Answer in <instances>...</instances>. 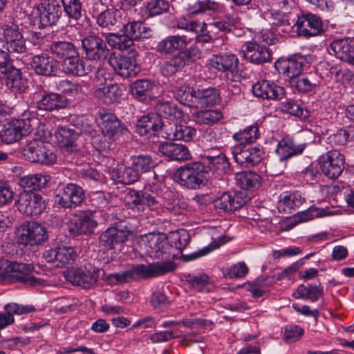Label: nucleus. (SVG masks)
I'll use <instances>...</instances> for the list:
<instances>
[{
  "label": "nucleus",
  "mask_w": 354,
  "mask_h": 354,
  "mask_svg": "<svg viewBox=\"0 0 354 354\" xmlns=\"http://www.w3.org/2000/svg\"><path fill=\"white\" fill-rule=\"evenodd\" d=\"M175 263L171 261L152 263L132 265L120 273L110 274V279L117 283H130L139 279H149L163 275L175 270Z\"/></svg>",
  "instance_id": "1"
},
{
  "label": "nucleus",
  "mask_w": 354,
  "mask_h": 354,
  "mask_svg": "<svg viewBox=\"0 0 354 354\" xmlns=\"http://www.w3.org/2000/svg\"><path fill=\"white\" fill-rule=\"evenodd\" d=\"M174 179L181 186L196 189L205 185L207 173L201 162H194L179 167L174 174Z\"/></svg>",
  "instance_id": "2"
},
{
  "label": "nucleus",
  "mask_w": 354,
  "mask_h": 354,
  "mask_svg": "<svg viewBox=\"0 0 354 354\" xmlns=\"http://www.w3.org/2000/svg\"><path fill=\"white\" fill-rule=\"evenodd\" d=\"M33 268L31 264L17 262H10L6 268H3L0 263V279L9 277L12 281L30 286L44 284L45 281L43 279L32 274Z\"/></svg>",
  "instance_id": "3"
},
{
  "label": "nucleus",
  "mask_w": 354,
  "mask_h": 354,
  "mask_svg": "<svg viewBox=\"0 0 354 354\" xmlns=\"http://www.w3.org/2000/svg\"><path fill=\"white\" fill-rule=\"evenodd\" d=\"M62 15V8L56 1L44 0L33 8L30 16L34 25L44 28L56 24Z\"/></svg>",
  "instance_id": "4"
},
{
  "label": "nucleus",
  "mask_w": 354,
  "mask_h": 354,
  "mask_svg": "<svg viewBox=\"0 0 354 354\" xmlns=\"http://www.w3.org/2000/svg\"><path fill=\"white\" fill-rule=\"evenodd\" d=\"M17 241L26 246H37L48 239L47 229L37 222H26L17 230Z\"/></svg>",
  "instance_id": "5"
},
{
  "label": "nucleus",
  "mask_w": 354,
  "mask_h": 354,
  "mask_svg": "<svg viewBox=\"0 0 354 354\" xmlns=\"http://www.w3.org/2000/svg\"><path fill=\"white\" fill-rule=\"evenodd\" d=\"M137 56L138 53L135 50H131L127 55L111 54L108 62L121 77H132L140 71L136 60Z\"/></svg>",
  "instance_id": "6"
},
{
  "label": "nucleus",
  "mask_w": 354,
  "mask_h": 354,
  "mask_svg": "<svg viewBox=\"0 0 354 354\" xmlns=\"http://www.w3.org/2000/svg\"><path fill=\"white\" fill-rule=\"evenodd\" d=\"M344 163V156L337 150L327 151L318 159L321 171L330 179H336L342 174Z\"/></svg>",
  "instance_id": "7"
},
{
  "label": "nucleus",
  "mask_w": 354,
  "mask_h": 354,
  "mask_svg": "<svg viewBox=\"0 0 354 354\" xmlns=\"http://www.w3.org/2000/svg\"><path fill=\"white\" fill-rule=\"evenodd\" d=\"M24 156L30 162L46 165H53L57 160L55 153L40 140L29 142L24 149Z\"/></svg>",
  "instance_id": "8"
},
{
  "label": "nucleus",
  "mask_w": 354,
  "mask_h": 354,
  "mask_svg": "<svg viewBox=\"0 0 354 354\" xmlns=\"http://www.w3.org/2000/svg\"><path fill=\"white\" fill-rule=\"evenodd\" d=\"M148 254L154 259H167L169 257L171 245L164 234L149 233L142 237Z\"/></svg>",
  "instance_id": "9"
},
{
  "label": "nucleus",
  "mask_w": 354,
  "mask_h": 354,
  "mask_svg": "<svg viewBox=\"0 0 354 354\" xmlns=\"http://www.w3.org/2000/svg\"><path fill=\"white\" fill-rule=\"evenodd\" d=\"M32 131L30 120L14 119L4 124L0 138L6 144L16 142Z\"/></svg>",
  "instance_id": "10"
},
{
  "label": "nucleus",
  "mask_w": 354,
  "mask_h": 354,
  "mask_svg": "<svg viewBox=\"0 0 354 354\" xmlns=\"http://www.w3.org/2000/svg\"><path fill=\"white\" fill-rule=\"evenodd\" d=\"M66 280L73 286L90 288L95 285L99 277V269L90 266L82 268H71L64 273Z\"/></svg>",
  "instance_id": "11"
},
{
  "label": "nucleus",
  "mask_w": 354,
  "mask_h": 354,
  "mask_svg": "<svg viewBox=\"0 0 354 354\" xmlns=\"http://www.w3.org/2000/svg\"><path fill=\"white\" fill-rule=\"evenodd\" d=\"M211 67L225 73L226 77L231 81H236L239 77V60L236 55L232 53L213 55L209 59Z\"/></svg>",
  "instance_id": "12"
},
{
  "label": "nucleus",
  "mask_w": 354,
  "mask_h": 354,
  "mask_svg": "<svg viewBox=\"0 0 354 354\" xmlns=\"http://www.w3.org/2000/svg\"><path fill=\"white\" fill-rule=\"evenodd\" d=\"M98 115L102 133L109 140H115L127 133V129L114 114L103 109L98 112Z\"/></svg>",
  "instance_id": "13"
},
{
  "label": "nucleus",
  "mask_w": 354,
  "mask_h": 354,
  "mask_svg": "<svg viewBox=\"0 0 354 354\" xmlns=\"http://www.w3.org/2000/svg\"><path fill=\"white\" fill-rule=\"evenodd\" d=\"M91 211H80L76 213L68 223V230L73 236L90 235L97 226V222L93 218Z\"/></svg>",
  "instance_id": "14"
},
{
  "label": "nucleus",
  "mask_w": 354,
  "mask_h": 354,
  "mask_svg": "<svg viewBox=\"0 0 354 354\" xmlns=\"http://www.w3.org/2000/svg\"><path fill=\"white\" fill-rule=\"evenodd\" d=\"M295 26L298 35L305 38L319 35L324 31L321 18L310 12L298 16Z\"/></svg>",
  "instance_id": "15"
},
{
  "label": "nucleus",
  "mask_w": 354,
  "mask_h": 354,
  "mask_svg": "<svg viewBox=\"0 0 354 354\" xmlns=\"http://www.w3.org/2000/svg\"><path fill=\"white\" fill-rule=\"evenodd\" d=\"M306 147V144L305 143L296 145L293 140L290 138H284L279 141L275 152L279 156V162L281 165V167L279 169L277 170H274L271 168V175L278 176L282 173L283 168L284 167L283 161L294 156H298L302 153Z\"/></svg>",
  "instance_id": "16"
},
{
  "label": "nucleus",
  "mask_w": 354,
  "mask_h": 354,
  "mask_svg": "<svg viewBox=\"0 0 354 354\" xmlns=\"http://www.w3.org/2000/svg\"><path fill=\"white\" fill-rule=\"evenodd\" d=\"M84 191L75 183L65 185L57 195V203L64 208H75L84 200Z\"/></svg>",
  "instance_id": "17"
},
{
  "label": "nucleus",
  "mask_w": 354,
  "mask_h": 354,
  "mask_svg": "<svg viewBox=\"0 0 354 354\" xmlns=\"http://www.w3.org/2000/svg\"><path fill=\"white\" fill-rule=\"evenodd\" d=\"M32 99L39 110L53 111L64 108L67 99L62 95L55 93H47L40 88L32 94Z\"/></svg>",
  "instance_id": "18"
},
{
  "label": "nucleus",
  "mask_w": 354,
  "mask_h": 354,
  "mask_svg": "<svg viewBox=\"0 0 354 354\" xmlns=\"http://www.w3.org/2000/svg\"><path fill=\"white\" fill-rule=\"evenodd\" d=\"M82 46L86 57L90 60H104L109 54L106 43L100 37L91 35L82 40Z\"/></svg>",
  "instance_id": "19"
},
{
  "label": "nucleus",
  "mask_w": 354,
  "mask_h": 354,
  "mask_svg": "<svg viewBox=\"0 0 354 354\" xmlns=\"http://www.w3.org/2000/svg\"><path fill=\"white\" fill-rule=\"evenodd\" d=\"M232 154L236 163L245 167H250L259 164L262 160L264 151L260 147L248 148L234 147Z\"/></svg>",
  "instance_id": "20"
},
{
  "label": "nucleus",
  "mask_w": 354,
  "mask_h": 354,
  "mask_svg": "<svg viewBox=\"0 0 354 354\" xmlns=\"http://www.w3.org/2000/svg\"><path fill=\"white\" fill-rule=\"evenodd\" d=\"M177 28L194 32L196 35V39L199 43H208L212 39L207 30V26L204 21L192 20L186 16H180L176 19Z\"/></svg>",
  "instance_id": "21"
},
{
  "label": "nucleus",
  "mask_w": 354,
  "mask_h": 354,
  "mask_svg": "<svg viewBox=\"0 0 354 354\" xmlns=\"http://www.w3.org/2000/svg\"><path fill=\"white\" fill-rule=\"evenodd\" d=\"M247 196L241 192H225L214 201V207L226 212L241 208L247 202Z\"/></svg>",
  "instance_id": "22"
},
{
  "label": "nucleus",
  "mask_w": 354,
  "mask_h": 354,
  "mask_svg": "<svg viewBox=\"0 0 354 354\" xmlns=\"http://www.w3.org/2000/svg\"><path fill=\"white\" fill-rule=\"evenodd\" d=\"M77 254L71 247L60 246L46 250L43 258L48 263H55L57 267H64L75 262Z\"/></svg>",
  "instance_id": "23"
},
{
  "label": "nucleus",
  "mask_w": 354,
  "mask_h": 354,
  "mask_svg": "<svg viewBox=\"0 0 354 354\" xmlns=\"http://www.w3.org/2000/svg\"><path fill=\"white\" fill-rule=\"evenodd\" d=\"M124 201L125 206L133 211L151 210V192L129 189L124 195Z\"/></svg>",
  "instance_id": "24"
},
{
  "label": "nucleus",
  "mask_w": 354,
  "mask_h": 354,
  "mask_svg": "<svg viewBox=\"0 0 354 354\" xmlns=\"http://www.w3.org/2000/svg\"><path fill=\"white\" fill-rule=\"evenodd\" d=\"M131 233V230L128 226L118 225L104 231L100 236V242L106 248L112 249L115 244L127 241Z\"/></svg>",
  "instance_id": "25"
},
{
  "label": "nucleus",
  "mask_w": 354,
  "mask_h": 354,
  "mask_svg": "<svg viewBox=\"0 0 354 354\" xmlns=\"http://www.w3.org/2000/svg\"><path fill=\"white\" fill-rule=\"evenodd\" d=\"M242 50L244 57L253 64H261L269 62L272 59L270 49L256 41L246 42L242 46Z\"/></svg>",
  "instance_id": "26"
},
{
  "label": "nucleus",
  "mask_w": 354,
  "mask_h": 354,
  "mask_svg": "<svg viewBox=\"0 0 354 354\" xmlns=\"http://www.w3.org/2000/svg\"><path fill=\"white\" fill-rule=\"evenodd\" d=\"M306 58L301 55H294L288 59H278L274 66L279 73L290 78L298 77L306 64Z\"/></svg>",
  "instance_id": "27"
},
{
  "label": "nucleus",
  "mask_w": 354,
  "mask_h": 354,
  "mask_svg": "<svg viewBox=\"0 0 354 354\" xmlns=\"http://www.w3.org/2000/svg\"><path fill=\"white\" fill-rule=\"evenodd\" d=\"M252 93L254 96L263 100H277L284 95L285 89L272 81L263 80L252 86Z\"/></svg>",
  "instance_id": "28"
},
{
  "label": "nucleus",
  "mask_w": 354,
  "mask_h": 354,
  "mask_svg": "<svg viewBox=\"0 0 354 354\" xmlns=\"http://www.w3.org/2000/svg\"><path fill=\"white\" fill-rule=\"evenodd\" d=\"M30 65L36 74L46 77L55 75L58 71L57 61L46 53L32 57Z\"/></svg>",
  "instance_id": "29"
},
{
  "label": "nucleus",
  "mask_w": 354,
  "mask_h": 354,
  "mask_svg": "<svg viewBox=\"0 0 354 354\" xmlns=\"http://www.w3.org/2000/svg\"><path fill=\"white\" fill-rule=\"evenodd\" d=\"M151 211H158L162 207L169 211L174 209L176 195L171 190L165 188V189L158 190L154 186L151 187Z\"/></svg>",
  "instance_id": "30"
},
{
  "label": "nucleus",
  "mask_w": 354,
  "mask_h": 354,
  "mask_svg": "<svg viewBox=\"0 0 354 354\" xmlns=\"http://www.w3.org/2000/svg\"><path fill=\"white\" fill-rule=\"evenodd\" d=\"M35 311L32 305L9 303L4 306V313H0V330L15 322L14 315H22Z\"/></svg>",
  "instance_id": "31"
},
{
  "label": "nucleus",
  "mask_w": 354,
  "mask_h": 354,
  "mask_svg": "<svg viewBox=\"0 0 354 354\" xmlns=\"http://www.w3.org/2000/svg\"><path fill=\"white\" fill-rule=\"evenodd\" d=\"M202 165L206 167L209 171L218 176H223L230 171V163L226 156L219 152L216 155L210 153L204 154L201 156Z\"/></svg>",
  "instance_id": "32"
},
{
  "label": "nucleus",
  "mask_w": 354,
  "mask_h": 354,
  "mask_svg": "<svg viewBox=\"0 0 354 354\" xmlns=\"http://www.w3.org/2000/svg\"><path fill=\"white\" fill-rule=\"evenodd\" d=\"M0 80H5L6 84L12 92L24 93L28 89V80L22 75L20 69L14 66L10 68Z\"/></svg>",
  "instance_id": "33"
},
{
  "label": "nucleus",
  "mask_w": 354,
  "mask_h": 354,
  "mask_svg": "<svg viewBox=\"0 0 354 354\" xmlns=\"http://www.w3.org/2000/svg\"><path fill=\"white\" fill-rule=\"evenodd\" d=\"M165 128L166 125L163 124L162 119L155 113L143 115L136 123V131L141 136L156 135L161 129L165 131Z\"/></svg>",
  "instance_id": "34"
},
{
  "label": "nucleus",
  "mask_w": 354,
  "mask_h": 354,
  "mask_svg": "<svg viewBox=\"0 0 354 354\" xmlns=\"http://www.w3.org/2000/svg\"><path fill=\"white\" fill-rule=\"evenodd\" d=\"M189 43V40L185 35H171L158 42L156 49L161 54L171 55L178 50L182 51Z\"/></svg>",
  "instance_id": "35"
},
{
  "label": "nucleus",
  "mask_w": 354,
  "mask_h": 354,
  "mask_svg": "<svg viewBox=\"0 0 354 354\" xmlns=\"http://www.w3.org/2000/svg\"><path fill=\"white\" fill-rule=\"evenodd\" d=\"M111 178L120 183L132 184L139 180L140 174L132 167L117 164L108 169Z\"/></svg>",
  "instance_id": "36"
},
{
  "label": "nucleus",
  "mask_w": 354,
  "mask_h": 354,
  "mask_svg": "<svg viewBox=\"0 0 354 354\" xmlns=\"http://www.w3.org/2000/svg\"><path fill=\"white\" fill-rule=\"evenodd\" d=\"M45 207V202L39 194H33L32 196L26 194L21 196L19 201V209L28 216L40 214Z\"/></svg>",
  "instance_id": "37"
},
{
  "label": "nucleus",
  "mask_w": 354,
  "mask_h": 354,
  "mask_svg": "<svg viewBox=\"0 0 354 354\" xmlns=\"http://www.w3.org/2000/svg\"><path fill=\"white\" fill-rule=\"evenodd\" d=\"M158 151L162 155L174 160L183 161L192 158L187 147L182 144L165 142L158 145Z\"/></svg>",
  "instance_id": "38"
},
{
  "label": "nucleus",
  "mask_w": 354,
  "mask_h": 354,
  "mask_svg": "<svg viewBox=\"0 0 354 354\" xmlns=\"http://www.w3.org/2000/svg\"><path fill=\"white\" fill-rule=\"evenodd\" d=\"M165 133V138L168 140L189 142L196 136V130L186 124H179L169 127L166 126Z\"/></svg>",
  "instance_id": "39"
},
{
  "label": "nucleus",
  "mask_w": 354,
  "mask_h": 354,
  "mask_svg": "<svg viewBox=\"0 0 354 354\" xmlns=\"http://www.w3.org/2000/svg\"><path fill=\"white\" fill-rule=\"evenodd\" d=\"M79 134L75 130L65 127H59L55 132L57 142L60 148L67 151L77 150L76 140Z\"/></svg>",
  "instance_id": "40"
},
{
  "label": "nucleus",
  "mask_w": 354,
  "mask_h": 354,
  "mask_svg": "<svg viewBox=\"0 0 354 354\" xmlns=\"http://www.w3.org/2000/svg\"><path fill=\"white\" fill-rule=\"evenodd\" d=\"M63 68L66 73L75 76H84L89 71L85 61L80 59L78 49L64 59Z\"/></svg>",
  "instance_id": "41"
},
{
  "label": "nucleus",
  "mask_w": 354,
  "mask_h": 354,
  "mask_svg": "<svg viewBox=\"0 0 354 354\" xmlns=\"http://www.w3.org/2000/svg\"><path fill=\"white\" fill-rule=\"evenodd\" d=\"M322 77L316 72H310L296 78L295 86L299 93H307L319 86Z\"/></svg>",
  "instance_id": "42"
},
{
  "label": "nucleus",
  "mask_w": 354,
  "mask_h": 354,
  "mask_svg": "<svg viewBox=\"0 0 354 354\" xmlns=\"http://www.w3.org/2000/svg\"><path fill=\"white\" fill-rule=\"evenodd\" d=\"M50 180V176L46 173H37L21 178L19 185L27 192H32L45 187Z\"/></svg>",
  "instance_id": "43"
},
{
  "label": "nucleus",
  "mask_w": 354,
  "mask_h": 354,
  "mask_svg": "<svg viewBox=\"0 0 354 354\" xmlns=\"http://www.w3.org/2000/svg\"><path fill=\"white\" fill-rule=\"evenodd\" d=\"M354 49V41L348 38L336 39L330 44L328 51L344 62H346Z\"/></svg>",
  "instance_id": "44"
},
{
  "label": "nucleus",
  "mask_w": 354,
  "mask_h": 354,
  "mask_svg": "<svg viewBox=\"0 0 354 354\" xmlns=\"http://www.w3.org/2000/svg\"><path fill=\"white\" fill-rule=\"evenodd\" d=\"M304 201L305 198L298 192L286 193L280 196L277 208L280 212L290 214L300 207Z\"/></svg>",
  "instance_id": "45"
},
{
  "label": "nucleus",
  "mask_w": 354,
  "mask_h": 354,
  "mask_svg": "<svg viewBox=\"0 0 354 354\" xmlns=\"http://www.w3.org/2000/svg\"><path fill=\"white\" fill-rule=\"evenodd\" d=\"M94 95L103 103L109 104L120 100L122 91L117 84H111L97 88L94 92Z\"/></svg>",
  "instance_id": "46"
},
{
  "label": "nucleus",
  "mask_w": 354,
  "mask_h": 354,
  "mask_svg": "<svg viewBox=\"0 0 354 354\" xmlns=\"http://www.w3.org/2000/svg\"><path fill=\"white\" fill-rule=\"evenodd\" d=\"M257 124H252L233 134L232 138L237 143L235 147H246L254 142L259 137Z\"/></svg>",
  "instance_id": "47"
},
{
  "label": "nucleus",
  "mask_w": 354,
  "mask_h": 354,
  "mask_svg": "<svg viewBox=\"0 0 354 354\" xmlns=\"http://www.w3.org/2000/svg\"><path fill=\"white\" fill-rule=\"evenodd\" d=\"M154 86V84L149 80H138L131 86V93L136 99L143 102L151 98Z\"/></svg>",
  "instance_id": "48"
},
{
  "label": "nucleus",
  "mask_w": 354,
  "mask_h": 354,
  "mask_svg": "<svg viewBox=\"0 0 354 354\" xmlns=\"http://www.w3.org/2000/svg\"><path fill=\"white\" fill-rule=\"evenodd\" d=\"M125 34L134 40L149 38L151 35V30L140 21H133L124 25Z\"/></svg>",
  "instance_id": "49"
},
{
  "label": "nucleus",
  "mask_w": 354,
  "mask_h": 354,
  "mask_svg": "<svg viewBox=\"0 0 354 354\" xmlns=\"http://www.w3.org/2000/svg\"><path fill=\"white\" fill-rule=\"evenodd\" d=\"M188 63L187 55L183 51H180L170 60L164 63L161 67V73L165 76L171 75L182 70Z\"/></svg>",
  "instance_id": "50"
},
{
  "label": "nucleus",
  "mask_w": 354,
  "mask_h": 354,
  "mask_svg": "<svg viewBox=\"0 0 354 354\" xmlns=\"http://www.w3.org/2000/svg\"><path fill=\"white\" fill-rule=\"evenodd\" d=\"M324 295L323 288L319 285L308 284L299 285L293 296L297 299H309L312 302H316Z\"/></svg>",
  "instance_id": "51"
},
{
  "label": "nucleus",
  "mask_w": 354,
  "mask_h": 354,
  "mask_svg": "<svg viewBox=\"0 0 354 354\" xmlns=\"http://www.w3.org/2000/svg\"><path fill=\"white\" fill-rule=\"evenodd\" d=\"M196 106L201 104L202 106L214 105L220 102V93L214 87L197 89L196 91Z\"/></svg>",
  "instance_id": "52"
},
{
  "label": "nucleus",
  "mask_w": 354,
  "mask_h": 354,
  "mask_svg": "<svg viewBox=\"0 0 354 354\" xmlns=\"http://www.w3.org/2000/svg\"><path fill=\"white\" fill-rule=\"evenodd\" d=\"M236 184L244 189L257 188L261 185V176L253 171H242L235 174Z\"/></svg>",
  "instance_id": "53"
},
{
  "label": "nucleus",
  "mask_w": 354,
  "mask_h": 354,
  "mask_svg": "<svg viewBox=\"0 0 354 354\" xmlns=\"http://www.w3.org/2000/svg\"><path fill=\"white\" fill-rule=\"evenodd\" d=\"M174 95L180 104L190 107L196 106V91L189 84L178 86Z\"/></svg>",
  "instance_id": "54"
},
{
  "label": "nucleus",
  "mask_w": 354,
  "mask_h": 354,
  "mask_svg": "<svg viewBox=\"0 0 354 354\" xmlns=\"http://www.w3.org/2000/svg\"><path fill=\"white\" fill-rule=\"evenodd\" d=\"M49 48L53 55L62 59L77 50V48L72 42L66 41H52Z\"/></svg>",
  "instance_id": "55"
},
{
  "label": "nucleus",
  "mask_w": 354,
  "mask_h": 354,
  "mask_svg": "<svg viewBox=\"0 0 354 354\" xmlns=\"http://www.w3.org/2000/svg\"><path fill=\"white\" fill-rule=\"evenodd\" d=\"M170 4L167 0H148L145 3V14L153 17L167 13Z\"/></svg>",
  "instance_id": "56"
},
{
  "label": "nucleus",
  "mask_w": 354,
  "mask_h": 354,
  "mask_svg": "<svg viewBox=\"0 0 354 354\" xmlns=\"http://www.w3.org/2000/svg\"><path fill=\"white\" fill-rule=\"evenodd\" d=\"M223 117L222 112L218 109L202 110L196 113L195 119L201 124L213 125Z\"/></svg>",
  "instance_id": "57"
},
{
  "label": "nucleus",
  "mask_w": 354,
  "mask_h": 354,
  "mask_svg": "<svg viewBox=\"0 0 354 354\" xmlns=\"http://www.w3.org/2000/svg\"><path fill=\"white\" fill-rule=\"evenodd\" d=\"M133 169L139 172H148L156 165V161L149 155H138L131 158Z\"/></svg>",
  "instance_id": "58"
},
{
  "label": "nucleus",
  "mask_w": 354,
  "mask_h": 354,
  "mask_svg": "<svg viewBox=\"0 0 354 354\" xmlns=\"http://www.w3.org/2000/svg\"><path fill=\"white\" fill-rule=\"evenodd\" d=\"M64 11L70 19L78 20L82 17V5L80 0H62Z\"/></svg>",
  "instance_id": "59"
},
{
  "label": "nucleus",
  "mask_w": 354,
  "mask_h": 354,
  "mask_svg": "<svg viewBox=\"0 0 354 354\" xmlns=\"http://www.w3.org/2000/svg\"><path fill=\"white\" fill-rule=\"evenodd\" d=\"M219 8V4L212 0H201L189 6L188 11L191 15H197L207 11H216Z\"/></svg>",
  "instance_id": "60"
},
{
  "label": "nucleus",
  "mask_w": 354,
  "mask_h": 354,
  "mask_svg": "<svg viewBox=\"0 0 354 354\" xmlns=\"http://www.w3.org/2000/svg\"><path fill=\"white\" fill-rule=\"evenodd\" d=\"M118 11L107 9L101 12L97 17V24L102 28L111 30L118 21Z\"/></svg>",
  "instance_id": "61"
},
{
  "label": "nucleus",
  "mask_w": 354,
  "mask_h": 354,
  "mask_svg": "<svg viewBox=\"0 0 354 354\" xmlns=\"http://www.w3.org/2000/svg\"><path fill=\"white\" fill-rule=\"evenodd\" d=\"M56 88L58 91L71 96L77 95L82 91V87L79 83L68 79L59 80L56 83Z\"/></svg>",
  "instance_id": "62"
},
{
  "label": "nucleus",
  "mask_w": 354,
  "mask_h": 354,
  "mask_svg": "<svg viewBox=\"0 0 354 354\" xmlns=\"http://www.w3.org/2000/svg\"><path fill=\"white\" fill-rule=\"evenodd\" d=\"M154 109L156 111V115H158L160 118H168L174 116L176 113V105L172 102L165 100L164 99H159L156 102Z\"/></svg>",
  "instance_id": "63"
},
{
  "label": "nucleus",
  "mask_w": 354,
  "mask_h": 354,
  "mask_svg": "<svg viewBox=\"0 0 354 354\" xmlns=\"http://www.w3.org/2000/svg\"><path fill=\"white\" fill-rule=\"evenodd\" d=\"M330 142L337 145H344L347 142L354 140V127L341 129L330 136Z\"/></svg>",
  "instance_id": "64"
}]
</instances>
